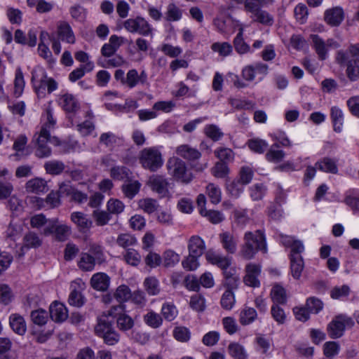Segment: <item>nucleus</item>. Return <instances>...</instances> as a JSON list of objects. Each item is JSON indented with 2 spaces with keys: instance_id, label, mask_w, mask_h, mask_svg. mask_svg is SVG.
<instances>
[{
  "instance_id": "ddd939ff",
  "label": "nucleus",
  "mask_w": 359,
  "mask_h": 359,
  "mask_svg": "<svg viewBox=\"0 0 359 359\" xmlns=\"http://www.w3.org/2000/svg\"><path fill=\"white\" fill-rule=\"evenodd\" d=\"M245 275L243 277L244 283L252 287H259L260 281L259 277L261 274L262 267L260 264L249 263L245 266Z\"/></svg>"
},
{
  "instance_id": "c9c22d12",
  "label": "nucleus",
  "mask_w": 359,
  "mask_h": 359,
  "mask_svg": "<svg viewBox=\"0 0 359 359\" xmlns=\"http://www.w3.org/2000/svg\"><path fill=\"white\" fill-rule=\"evenodd\" d=\"M228 351L229 355L234 359H248V354L244 346L236 342L229 344Z\"/></svg>"
},
{
  "instance_id": "09e8293b",
  "label": "nucleus",
  "mask_w": 359,
  "mask_h": 359,
  "mask_svg": "<svg viewBox=\"0 0 359 359\" xmlns=\"http://www.w3.org/2000/svg\"><path fill=\"white\" fill-rule=\"evenodd\" d=\"M205 135L214 142L219 140L224 135L221 129L216 125L210 124L204 128Z\"/></svg>"
},
{
  "instance_id": "58836bf2",
  "label": "nucleus",
  "mask_w": 359,
  "mask_h": 359,
  "mask_svg": "<svg viewBox=\"0 0 359 359\" xmlns=\"http://www.w3.org/2000/svg\"><path fill=\"white\" fill-rule=\"evenodd\" d=\"M271 299L274 304H284L287 301L285 290L280 285H274L271 291Z\"/></svg>"
},
{
  "instance_id": "dca6fc26",
  "label": "nucleus",
  "mask_w": 359,
  "mask_h": 359,
  "mask_svg": "<svg viewBox=\"0 0 359 359\" xmlns=\"http://www.w3.org/2000/svg\"><path fill=\"white\" fill-rule=\"evenodd\" d=\"M25 189L28 194L44 193L48 190L47 182L41 177L32 178L25 183Z\"/></svg>"
},
{
  "instance_id": "9b49d317",
  "label": "nucleus",
  "mask_w": 359,
  "mask_h": 359,
  "mask_svg": "<svg viewBox=\"0 0 359 359\" xmlns=\"http://www.w3.org/2000/svg\"><path fill=\"white\" fill-rule=\"evenodd\" d=\"M36 147L35 155L39 158H47L51 155V149L48 146L50 134L46 129L41 130L39 135H35Z\"/></svg>"
},
{
  "instance_id": "423d86ee",
  "label": "nucleus",
  "mask_w": 359,
  "mask_h": 359,
  "mask_svg": "<svg viewBox=\"0 0 359 359\" xmlns=\"http://www.w3.org/2000/svg\"><path fill=\"white\" fill-rule=\"evenodd\" d=\"M166 167L168 174L182 183L188 184L193 179L192 173L187 169L186 163L180 158H170Z\"/></svg>"
},
{
  "instance_id": "39448f33",
  "label": "nucleus",
  "mask_w": 359,
  "mask_h": 359,
  "mask_svg": "<svg viewBox=\"0 0 359 359\" xmlns=\"http://www.w3.org/2000/svg\"><path fill=\"white\" fill-rule=\"evenodd\" d=\"M139 161L144 169L151 172H156L163 164L161 152L154 147L143 149L140 152Z\"/></svg>"
},
{
  "instance_id": "f8f14e48",
  "label": "nucleus",
  "mask_w": 359,
  "mask_h": 359,
  "mask_svg": "<svg viewBox=\"0 0 359 359\" xmlns=\"http://www.w3.org/2000/svg\"><path fill=\"white\" fill-rule=\"evenodd\" d=\"M48 78L43 68L36 67L33 69L32 72V81L35 92L39 96L44 95L48 86Z\"/></svg>"
},
{
  "instance_id": "6ab92c4d",
  "label": "nucleus",
  "mask_w": 359,
  "mask_h": 359,
  "mask_svg": "<svg viewBox=\"0 0 359 359\" xmlns=\"http://www.w3.org/2000/svg\"><path fill=\"white\" fill-rule=\"evenodd\" d=\"M110 316L116 319V326L120 331L127 332L134 327V320L125 311H116Z\"/></svg>"
},
{
  "instance_id": "bf43d9fd",
  "label": "nucleus",
  "mask_w": 359,
  "mask_h": 359,
  "mask_svg": "<svg viewBox=\"0 0 359 359\" xmlns=\"http://www.w3.org/2000/svg\"><path fill=\"white\" fill-rule=\"evenodd\" d=\"M32 321L38 325H43L48 320V313L43 309H38L31 312Z\"/></svg>"
},
{
  "instance_id": "3c124183",
  "label": "nucleus",
  "mask_w": 359,
  "mask_h": 359,
  "mask_svg": "<svg viewBox=\"0 0 359 359\" xmlns=\"http://www.w3.org/2000/svg\"><path fill=\"white\" fill-rule=\"evenodd\" d=\"M144 285L149 295H156L160 292L159 283L155 277L147 278L144 281Z\"/></svg>"
},
{
  "instance_id": "8fccbe9b",
  "label": "nucleus",
  "mask_w": 359,
  "mask_h": 359,
  "mask_svg": "<svg viewBox=\"0 0 359 359\" xmlns=\"http://www.w3.org/2000/svg\"><path fill=\"white\" fill-rule=\"evenodd\" d=\"M250 149L258 154H263L268 147V143L261 139H251L247 143Z\"/></svg>"
},
{
  "instance_id": "a19ab883",
  "label": "nucleus",
  "mask_w": 359,
  "mask_h": 359,
  "mask_svg": "<svg viewBox=\"0 0 359 359\" xmlns=\"http://www.w3.org/2000/svg\"><path fill=\"white\" fill-rule=\"evenodd\" d=\"M78 265L83 271H92L95 265V258L88 253H82Z\"/></svg>"
},
{
  "instance_id": "20e7f679",
  "label": "nucleus",
  "mask_w": 359,
  "mask_h": 359,
  "mask_svg": "<svg viewBox=\"0 0 359 359\" xmlns=\"http://www.w3.org/2000/svg\"><path fill=\"white\" fill-rule=\"evenodd\" d=\"M264 0H245V11L250 13V18L253 22H258L264 26H271L274 22L273 16L268 11L262 9Z\"/></svg>"
},
{
  "instance_id": "6e6d98bb",
  "label": "nucleus",
  "mask_w": 359,
  "mask_h": 359,
  "mask_svg": "<svg viewBox=\"0 0 359 359\" xmlns=\"http://www.w3.org/2000/svg\"><path fill=\"white\" fill-rule=\"evenodd\" d=\"M24 247L36 248L41 246L42 241L34 232H29L24 237Z\"/></svg>"
},
{
  "instance_id": "338daca9",
  "label": "nucleus",
  "mask_w": 359,
  "mask_h": 359,
  "mask_svg": "<svg viewBox=\"0 0 359 359\" xmlns=\"http://www.w3.org/2000/svg\"><path fill=\"white\" fill-rule=\"evenodd\" d=\"M175 338L181 342H187L190 339L191 332L185 327H177L173 331Z\"/></svg>"
},
{
  "instance_id": "7c9ffc66",
  "label": "nucleus",
  "mask_w": 359,
  "mask_h": 359,
  "mask_svg": "<svg viewBox=\"0 0 359 359\" xmlns=\"http://www.w3.org/2000/svg\"><path fill=\"white\" fill-rule=\"evenodd\" d=\"M243 32L244 29L243 26L241 25L239 32L233 39L234 48L236 51L240 55L247 53L250 50V46L244 41Z\"/></svg>"
},
{
  "instance_id": "c85d7f7f",
  "label": "nucleus",
  "mask_w": 359,
  "mask_h": 359,
  "mask_svg": "<svg viewBox=\"0 0 359 359\" xmlns=\"http://www.w3.org/2000/svg\"><path fill=\"white\" fill-rule=\"evenodd\" d=\"M315 165L317 169L323 172L332 174H337L338 172L337 161L329 157H324L323 158L317 161Z\"/></svg>"
},
{
  "instance_id": "72a5a7b5",
  "label": "nucleus",
  "mask_w": 359,
  "mask_h": 359,
  "mask_svg": "<svg viewBox=\"0 0 359 359\" xmlns=\"http://www.w3.org/2000/svg\"><path fill=\"white\" fill-rule=\"evenodd\" d=\"M71 219L81 230L90 229L93 224L91 219L81 212H72Z\"/></svg>"
},
{
  "instance_id": "680f3d73",
  "label": "nucleus",
  "mask_w": 359,
  "mask_h": 359,
  "mask_svg": "<svg viewBox=\"0 0 359 359\" xmlns=\"http://www.w3.org/2000/svg\"><path fill=\"white\" fill-rule=\"evenodd\" d=\"M117 244L125 249L128 247L135 245L137 243L136 238L129 233H121L116 239Z\"/></svg>"
},
{
  "instance_id": "0e129e2a",
  "label": "nucleus",
  "mask_w": 359,
  "mask_h": 359,
  "mask_svg": "<svg viewBox=\"0 0 359 359\" xmlns=\"http://www.w3.org/2000/svg\"><path fill=\"white\" fill-rule=\"evenodd\" d=\"M221 306L223 309L230 310L235 303L234 294L231 290H226L222 296L220 300Z\"/></svg>"
},
{
  "instance_id": "f257e3e1",
  "label": "nucleus",
  "mask_w": 359,
  "mask_h": 359,
  "mask_svg": "<svg viewBox=\"0 0 359 359\" xmlns=\"http://www.w3.org/2000/svg\"><path fill=\"white\" fill-rule=\"evenodd\" d=\"M336 61L341 66L346 67V73L350 81L359 79V44H351L346 50H339Z\"/></svg>"
},
{
  "instance_id": "4468645a",
  "label": "nucleus",
  "mask_w": 359,
  "mask_h": 359,
  "mask_svg": "<svg viewBox=\"0 0 359 359\" xmlns=\"http://www.w3.org/2000/svg\"><path fill=\"white\" fill-rule=\"evenodd\" d=\"M147 184L151 190L159 195L160 197H167L169 195V182L163 176L158 175H151Z\"/></svg>"
},
{
  "instance_id": "37998d69",
  "label": "nucleus",
  "mask_w": 359,
  "mask_h": 359,
  "mask_svg": "<svg viewBox=\"0 0 359 359\" xmlns=\"http://www.w3.org/2000/svg\"><path fill=\"white\" fill-rule=\"evenodd\" d=\"M161 313L166 320L172 321L177 316L178 311L174 304L166 302L162 306Z\"/></svg>"
},
{
  "instance_id": "a211bd4d",
  "label": "nucleus",
  "mask_w": 359,
  "mask_h": 359,
  "mask_svg": "<svg viewBox=\"0 0 359 359\" xmlns=\"http://www.w3.org/2000/svg\"><path fill=\"white\" fill-rule=\"evenodd\" d=\"M175 153L181 158L189 161L198 160L201 156V153L196 148L187 144L178 146Z\"/></svg>"
},
{
  "instance_id": "13d9d810",
  "label": "nucleus",
  "mask_w": 359,
  "mask_h": 359,
  "mask_svg": "<svg viewBox=\"0 0 359 359\" xmlns=\"http://www.w3.org/2000/svg\"><path fill=\"white\" fill-rule=\"evenodd\" d=\"M123 257L127 264L133 266H137L141 261L140 255L134 249H127Z\"/></svg>"
},
{
  "instance_id": "5fc2aeb1",
  "label": "nucleus",
  "mask_w": 359,
  "mask_h": 359,
  "mask_svg": "<svg viewBox=\"0 0 359 359\" xmlns=\"http://www.w3.org/2000/svg\"><path fill=\"white\" fill-rule=\"evenodd\" d=\"M206 194L213 204H217L221 201L222 192L220 189L215 184H209L206 187Z\"/></svg>"
},
{
  "instance_id": "0eeeda50",
  "label": "nucleus",
  "mask_w": 359,
  "mask_h": 359,
  "mask_svg": "<svg viewBox=\"0 0 359 359\" xmlns=\"http://www.w3.org/2000/svg\"><path fill=\"white\" fill-rule=\"evenodd\" d=\"M123 26L130 33H137L144 36L153 35L151 25L142 17L129 18L123 22Z\"/></svg>"
},
{
  "instance_id": "ea45409f",
  "label": "nucleus",
  "mask_w": 359,
  "mask_h": 359,
  "mask_svg": "<svg viewBox=\"0 0 359 359\" xmlns=\"http://www.w3.org/2000/svg\"><path fill=\"white\" fill-rule=\"evenodd\" d=\"M245 186L238 180L235 179L226 183V191L232 197L238 198L243 192Z\"/></svg>"
},
{
  "instance_id": "6e6552de",
  "label": "nucleus",
  "mask_w": 359,
  "mask_h": 359,
  "mask_svg": "<svg viewBox=\"0 0 359 359\" xmlns=\"http://www.w3.org/2000/svg\"><path fill=\"white\" fill-rule=\"evenodd\" d=\"M43 233L45 236L53 234L55 240L65 241L71 233V228L65 224L60 223L57 219H48V224L44 227Z\"/></svg>"
},
{
  "instance_id": "bb28decb",
  "label": "nucleus",
  "mask_w": 359,
  "mask_h": 359,
  "mask_svg": "<svg viewBox=\"0 0 359 359\" xmlns=\"http://www.w3.org/2000/svg\"><path fill=\"white\" fill-rule=\"evenodd\" d=\"M188 250L189 253L201 257L205 250L204 241L198 236H191L189 240Z\"/></svg>"
},
{
  "instance_id": "7ed1b4c3",
  "label": "nucleus",
  "mask_w": 359,
  "mask_h": 359,
  "mask_svg": "<svg viewBox=\"0 0 359 359\" xmlns=\"http://www.w3.org/2000/svg\"><path fill=\"white\" fill-rule=\"evenodd\" d=\"M243 239L244 243L241 246L240 255L245 259H252L259 250L266 249L264 236L261 231L255 233L248 231Z\"/></svg>"
},
{
  "instance_id": "4d7b16f0",
  "label": "nucleus",
  "mask_w": 359,
  "mask_h": 359,
  "mask_svg": "<svg viewBox=\"0 0 359 359\" xmlns=\"http://www.w3.org/2000/svg\"><path fill=\"white\" fill-rule=\"evenodd\" d=\"M201 215L206 217L213 224L220 223L224 219L223 214L217 210H208L207 209H202L201 210Z\"/></svg>"
},
{
  "instance_id": "774afa93",
  "label": "nucleus",
  "mask_w": 359,
  "mask_h": 359,
  "mask_svg": "<svg viewBox=\"0 0 359 359\" xmlns=\"http://www.w3.org/2000/svg\"><path fill=\"white\" fill-rule=\"evenodd\" d=\"M271 313L274 320L278 324H283L285 322L286 315L284 310L278 304H273L271 306Z\"/></svg>"
},
{
  "instance_id": "e433bc0d",
  "label": "nucleus",
  "mask_w": 359,
  "mask_h": 359,
  "mask_svg": "<svg viewBox=\"0 0 359 359\" xmlns=\"http://www.w3.org/2000/svg\"><path fill=\"white\" fill-rule=\"evenodd\" d=\"M278 147V143H275L273 145H271V147L268 150L265 156L268 161L273 163H278L284 158L285 154L283 150L276 149Z\"/></svg>"
},
{
  "instance_id": "603ef678",
  "label": "nucleus",
  "mask_w": 359,
  "mask_h": 359,
  "mask_svg": "<svg viewBox=\"0 0 359 359\" xmlns=\"http://www.w3.org/2000/svg\"><path fill=\"white\" fill-rule=\"evenodd\" d=\"M182 11L174 4H170L167 6L165 20L167 21H178L182 18Z\"/></svg>"
},
{
  "instance_id": "a18cd8bd",
  "label": "nucleus",
  "mask_w": 359,
  "mask_h": 359,
  "mask_svg": "<svg viewBox=\"0 0 359 359\" xmlns=\"http://www.w3.org/2000/svg\"><path fill=\"white\" fill-rule=\"evenodd\" d=\"M143 318L144 323L153 328L159 327L163 323L161 316L153 311H150L147 314H145Z\"/></svg>"
},
{
  "instance_id": "b1692460",
  "label": "nucleus",
  "mask_w": 359,
  "mask_h": 359,
  "mask_svg": "<svg viewBox=\"0 0 359 359\" xmlns=\"http://www.w3.org/2000/svg\"><path fill=\"white\" fill-rule=\"evenodd\" d=\"M109 283L110 278L104 273H95L90 279L92 287L97 291H106Z\"/></svg>"
},
{
  "instance_id": "052dcab7",
  "label": "nucleus",
  "mask_w": 359,
  "mask_h": 359,
  "mask_svg": "<svg viewBox=\"0 0 359 359\" xmlns=\"http://www.w3.org/2000/svg\"><path fill=\"white\" fill-rule=\"evenodd\" d=\"M138 84H140V81L137 71L135 69H130L126 74L124 86L129 88H133Z\"/></svg>"
},
{
  "instance_id": "49530a36",
  "label": "nucleus",
  "mask_w": 359,
  "mask_h": 359,
  "mask_svg": "<svg viewBox=\"0 0 359 359\" xmlns=\"http://www.w3.org/2000/svg\"><path fill=\"white\" fill-rule=\"evenodd\" d=\"M340 346L338 342L331 341H327L323 345V354L325 359H331L339 353Z\"/></svg>"
},
{
  "instance_id": "393cba45",
  "label": "nucleus",
  "mask_w": 359,
  "mask_h": 359,
  "mask_svg": "<svg viewBox=\"0 0 359 359\" xmlns=\"http://www.w3.org/2000/svg\"><path fill=\"white\" fill-rule=\"evenodd\" d=\"M341 317L336 316L327 325V332L331 339L340 338L344 333L345 328Z\"/></svg>"
},
{
  "instance_id": "473e14b6",
  "label": "nucleus",
  "mask_w": 359,
  "mask_h": 359,
  "mask_svg": "<svg viewBox=\"0 0 359 359\" xmlns=\"http://www.w3.org/2000/svg\"><path fill=\"white\" fill-rule=\"evenodd\" d=\"M131 170L123 165L114 166L110 169V176L116 180H128L132 176Z\"/></svg>"
},
{
  "instance_id": "aec40b11",
  "label": "nucleus",
  "mask_w": 359,
  "mask_h": 359,
  "mask_svg": "<svg viewBox=\"0 0 359 359\" xmlns=\"http://www.w3.org/2000/svg\"><path fill=\"white\" fill-rule=\"evenodd\" d=\"M324 18L325 22L331 26H339L344 18V12L342 8L336 6L327 9L325 12Z\"/></svg>"
},
{
  "instance_id": "a878e982",
  "label": "nucleus",
  "mask_w": 359,
  "mask_h": 359,
  "mask_svg": "<svg viewBox=\"0 0 359 359\" xmlns=\"http://www.w3.org/2000/svg\"><path fill=\"white\" fill-rule=\"evenodd\" d=\"M9 325L13 332L19 335H24L27 331L26 322L18 313H13L9 316Z\"/></svg>"
},
{
  "instance_id": "1a4fd4ad",
  "label": "nucleus",
  "mask_w": 359,
  "mask_h": 359,
  "mask_svg": "<svg viewBox=\"0 0 359 359\" xmlns=\"http://www.w3.org/2000/svg\"><path fill=\"white\" fill-rule=\"evenodd\" d=\"M59 102L62 109L68 113V118L70 126H74L76 120V112L80 109V104L75 97L72 94H65L60 99Z\"/></svg>"
},
{
  "instance_id": "c03bdc74",
  "label": "nucleus",
  "mask_w": 359,
  "mask_h": 359,
  "mask_svg": "<svg viewBox=\"0 0 359 359\" xmlns=\"http://www.w3.org/2000/svg\"><path fill=\"white\" fill-rule=\"evenodd\" d=\"M267 191L266 187L262 183H258L250 187V196L253 201H259L263 198Z\"/></svg>"
},
{
  "instance_id": "5701e85b",
  "label": "nucleus",
  "mask_w": 359,
  "mask_h": 359,
  "mask_svg": "<svg viewBox=\"0 0 359 359\" xmlns=\"http://www.w3.org/2000/svg\"><path fill=\"white\" fill-rule=\"evenodd\" d=\"M109 311L107 313H104L100 316L97 319V323L95 327V332L99 337L106 334L109 331H111L113 327V322L109 320Z\"/></svg>"
},
{
  "instance_id": "79ce46f5",
  "label": "nucleus",
  "mask_w": 359,
  "mask_h": 359,
  "mask_svg": "<svg viewBox=\"0 0 359 359\" xmlns=\"http://www.w3.org/2000/svg\"><path fill=\"white\" fill-rule=\"evenodd\" d=\"M211 49L222 57H226L233 51L232 46L228 42H215L211 45Z\"/></svg>"
},
{
  "instance_id": "69168bd1",
  "label": "nucleus",
  "mask_w": 359,
  "mask_h": 359,
  "mask_svg": "<svg viewBox=\"0 0 359 359\" xmlns=\"http://www.w3.org/2000/svg\"><path fill=\"white\" fill-rule=\"evenodd\" d=\"M199 256H196L189 252V255L182 261V264L183 267L187 270H196L199 266Z\"/></svg>"
},
{
  "instance_id": "e2e57ef3",
  "label": "nucleus",
  "mask_w": 359,
  "mask_h": 359,
  "mask_svg": "<svg viewBox=\"0 0 359 359\" xmlns=\"http://www.w3.org/2000/svg\"><path fill=\"white\" fill-rule=\"evenodd\" d=\"M180 262V255L173 250H166L163 254V265L165 267L174 266Z\"/></svg>"
},
{
  "instance_id": "c756f323",
  "label": "nucleus",
  "mask_w": 359,
  "mask_h": 359,
  "mask_svg": "<svg viewBox=\"0 0 359 359\" xmlns=\"http://www.w3.org/2000/svg\"><path fill=\"white\" fill-rule=\"evenodd\" d=\"M141 188V183L137 180H132L130 178L125 182L121 190L126 197L132 199L138 194Z\"/></svg>"
},
{
  "instance_id": "cd10ccee",
  "label": "nucleus",
  "mask_w": 359,
  "mask_h": 359,
  "mask_svg": "<svg viewBox=\"0 0 359 359\" xmlns=\"http://www.w3.org/2000/svg\"><path fill=\"white\" fill-rule=\"evenodd\" d=\"M57 34L62 41L69 43L75 42V36L69 24L67 22H60L57 26Z\"/></svg>"
},
{
  "instance_id": "f3484780",
  "label": "nucleus",
  "mask_w": 359,
  "mask_h": 359,
  "mask_svg": "<svg viewBox=\"0 0 359 359\" xmlns=\"http://www.w3.org/2000/svg\"><path fill=\"white\" fill-rule=\"evenodd\" d=\"M222 248L228 253L233 255L237 250L238 239L231 233L225 231L219 235Z\"/></svg>"
},
{
  "instance_id": "9d476101",
  "label": "nucleus",
  "mask_w": 359,
  "mask_h": 359,
  "mask_svg": "<svg viewBox=\"0 0 359 359\" xmlns=\"http://www.w3.org/2000/svg\"><path fill=\"white\" fill-rule=\"evenodd\" d=\"M132 292L130 287L126 285H119L113 294L114 298L119 303L117 306H111L109 315H114L116 311H125V303L130 299Z\"/></svg>"
},
{
  "instance_id": "2eb2a0df",
  "label": "nucleus",
  "mask_w": 359,
  "mask_h": 359,
  "mask_svg": "<svg viewBox=\"0 0 359 359\" xmlns=\"http://www.w3.org/2000/svg\"><path fill=\"white\" fill-rule=\"evenodd\" d=\"M205 258L208 262L213 265H216L222 271L224 269H227L232 262V257L224 256L211 250L207 252L205 254Z\"/></svg>"
},
{
  "instance_id": "412c9836",
  "label": "nucleus",
  "mask_w": 359,
  "mask_h": 359,
  "mask_svg": "<svg viewBox=\"0 0 359 359\" xmlns=\"http://www.w3.org/2000/svg\"><path fill=\"white\" fill-rule=\"evenodd\" d=\"M311 39L312 40L313 46L319 58L322 60H325L326 58L327 47L332 46L333 41L332 39H328L325 42L324 40L317 34H311Z\"/></svg>"
},
{
  "instance_id": "864d4df0",
  "label": "nucleus",
  "mask_w": 359,
  "mask_h": 359,
  "mask_svg": "<svg viewBox=\"0 0 359 359\" xmlns=\"http://www.w3.org/2000/svg\"><path fill=\"white\" fill-rule=\"evenodd\" d=\"M138 205L139 207L144 210V212L148 214L154 212L158 206L157 201L151 198L140 200Z\"/></svg>"
},
{
  "instance_id": "de8ad7c7",
  "label": "nucleus",
  "mask_w": 359,
  "mask_h": 359,
  "mask_svg": "<svg viewBox=\"0 0 359 359\" xmlns=\"http://www.w3.org/2000/svg\"><path fill=\"white\" fill-rule=\"evenodd\" d=\"M69 13L73 19L78 22H83L86 18L87 11L83 6L76 4L70 7Z\"/></svg>"
},
{
  "instance_id": "4c0bfd02",
  "label": "nucleus",
  "mask_w": 359,
  "mask_h": 359,
  "mask_svg": "<svg viewBox=\"0 0 359 359\" xmlns=\"http://www.w3.org/2000/svg\"><path fill=\"white\" fill-rule=\"evenodd\" d=\"M257 317L256 310L251 307H245L240 313L239 321L243 325L251 324Z\"/></svg>"
},
{
  "instance_id": "f03ea898",
  "label": "nucleus",
  "mask_w": 359,
  "mask_h": 359,
  "mask_svg": "<svg viewBox=\"0 0 359 359\" xmlns=\"http://www.w3.org/2000/svg\"><path fill=\"white\" fill-rule=\"evenodd\" d=\"M281 243L285 247L291 248L290 252V269L294 278L299 279L304 267V260L301 253L304 250L302 241L295 240L289 236H282Z\"/></svg>"
},
{
  "instance_id": "4be33fe9",
  "label": "nucleus",
  "mask_w": 359,
  "mask_h": 359,
  "mask_svg": "<svg viewBox=\"0 0 359 359\" xmlns=\"http://www.w3.org/2000/svg\"><path fill=\"white\" fill-rule=\"evenodd\" d=\"M50 316L53 321L61 323L67 318L68 311L63 304L55 302L50 306Z\"/></svg>"
},
{
  "instance_id": "f704fd0d",
  "label": "nucleus",
  "mask_w": 359,
  "mask_h": 359,
  "mask_svg": "<svg viewBox=\"0 0 359 359\" xmlns=\"http://www.w3.org/2000/svg\"><path fill=\"white\" fill-rule=\"evenodd\" d=\"M43 167L46 172L52 175H60L65 169V163L57 160L48 161L44 163Z\"/></svg>"
},
{
  "instance_id": "2f4dec72",
  "label": "nucleus",
  "mask_w": 359,
  "mask_h": 359,
  "mask_svg": "<svg viewBox=\"0 0 359 359\" xmlns=\"http://www.w3.org/2000/svg\"><path fill=\"white\" fill-rule=\"evenodd\" d=\"M330 116L334 130L337 133H340L342 130L344 123V113L342 110L337 106L332 107L330 109Z\"/></svg>"
}]
</instances>
